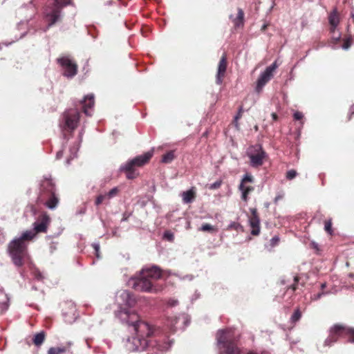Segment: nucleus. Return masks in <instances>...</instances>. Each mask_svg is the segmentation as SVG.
I'll list each match as a JSON object with an SVG mask.
<instances>
[{"label": "nucleus", "instance_id": "obj_1", "mask_svg": "<svg viewBox=\"0 0 354 354\" xmlns=\"http://www.w3.org/2000/svg\"><path fill=\"white\" fill-rule=\"evenodd\" d=\"M118 316L128 324L132 325L136 331V336L129 338L125 344L128 351H143L150 347H156L158 350L165 348L161 344L162 338L158 337L160 332L147 323L140 321L139 316L134 311L122 308Z\"/></svg>", "mask_w": 354, "mask_h": 354}, {"label": "nucleus", "instance_id": "obj_2", "mask_svg": "<svg viewBox=\"0 0 354 354\" xmlns=\"http://www.w3.org/2000/svg\"><path fill=\"white\" fill-rule=\"evenodd\" d=\"M34 237L35 234L32 231H25L20 237L13 239L8 244V253L17 267L23 266L28 259L27 242Z\"/></svg>", "mask_w": 354, "mask_h": 354}, {"label": "nucleus", "instance_id": "obj_3", "mask_svg": "<svg viewBox=\"0 0 354 354\" xmlns=\"http://www.w3.org/2000/svg\"><path fill=\"white\" fill-rule=\"evenodd\" d=\"M162 277V271L158 267L142 269L140 277L131 279L129 283L138 291L156 293L160 289L155 282Z\"/></svg>", "mask_w": 354, "mask_h": 354}, {"label": "nucleus", "instance_id": "obj_4", "mask_svg": "<svg viewBox=\"0 0 354 354\" xmlns=\"http://www.w3.org/2000/svg\"><path fill=\"white\" fill-rule=\"evenodd\" d=\"M59 203V198L56 193L55 183L51 178H44L41 180L37 203L41 204L50 209H55Z\"/></svg>", "mask_w": 354, "mask_h": 354}, {"label": "nucleus", "instance_id": "obj_5", "mask_svg": "<svg viewBox=\"0 0 354 354\" xmlns=\"http://www.w3.org/2000/svg\"><path fill=\"white\" fill-rule=\"evenodd\" d=\"M347 326L342 324H335L328 330L327 338L317 345V349L320 352H325L327 348L331 347L337 342L340 337H346Z\"/></svg>", "mask_w": 354, "mask_h": 354}, {"label": "nucleus", "instance_id": "obj_6", "mask_svg": "<svg viewBox=\"0 0 354 354\" xmlns=\"http://www.w3.org/2000/svg\"><path fill=\"white\" fill-rule=\"evenodd\" d=\"M217 340L219 344V354H241V351L230 333L221 330L218 333Z\"/></svg>", "mask_w": 354, "mask_h": 354}, {"label": "nucleus", "instance_id": "obj_7", "mask_svg": "<svg viewBox=\"0 0 354 354\" xmlns=\"http://www.w3.org/2000/svg\"><path fill=\"white\" fill-rule=\"evenodd\" d=\"M153 151H149L144 154L136 156L132 160L127 162L125 165L121 167V170L124 171L127 175V178L129 179H133L136 177L135 169L136 167H142L147 164L150 159L152 158Z\"/></svg>", "mask_w": 354, "mask_h": 354}, {"label": "nucleus", "instance_id": "obj_8", "mask_svg": "<svg viewBox=\"0 0 354 354\" xmlns=\"http://www.w3.org/2000/svg\"><path fill=\"white\" fill-rule=\"evenodd\" d=\"M62 118L64 129L72 132L78 126L80 113L77 109H70L64 112Z\"/></svg>", "mask_w": 354, "mask_h": 354}, {"label": "nucleus", "instance_id": "obj_9", "mask_svg": "<svg viewBox=\"0 0 354 354\" xmlns=\"http://www.w3.org/2000/svg\"><path fill=\"white\" fill-rule=\"evenodd\" d=\"M71 0H54L50 10L47 11L46 17L49 22L48 26L54 25L59 20L62 8L70 4Z\"/></svg>", "mask_w": 354, "mask_h": 354}, {"label": "nucleus", "instance_id": "obj_10", "mask_svg": "<svg viewBox=\"0 0 354 354\" xmlns=\"http://www.w3.org/2000/svg\"><path fill=\"white\" fill-rule=\"evenodd\" d=\"M248 156L250 160V165L253 167H258L263 164L267 154L261 145H255L250 149Z\"/></svg>", "mask_w": 354, "mask_h": 354}, {"label": "nucleus", "instance_id": "obj_11", "mask_svg": "<svg viewBox=\"0 0 354 354\" xmlns=\"http://www.w3.org/2000/svg\"><path fill=\"white\" fill-rule=\"evenodd\" d=\"M57 62L64 69L63 75L71 78L77 73V64L68 56H62L57 59Z\"/></svg>", "mask_w": 354, "mask_h": 354}, {"label": "nucleus", "instance_id": "obj_12", "mask_svg": "<svg viewBox=\"0 0 354 354\" xmlns=\"http://www.w3.org/2000/svg\"><path fill=\"white\" fill-rule=\"evenodd\" d=\"M50 221L51 219L48 213L41 212L32 225L33 230L31 231L35 234V236L37 234L47 232Z\"/></svg>", "mask_w": 354, "mask_h": 354}, {"label": "nucleus", "instance_id": "obj_13", "mask_svg": "<svg viewBox=\"0 0 354 354\" xmlns=\"http://www.w3.org/2000/svg\"><path fill=\"white\" fill-rule=\"evenodd\" d=\"M62 314L66 323H73L77 317L75 304L71 301H64L62 304Z\"/></svg>", "mask_w": 354, "mask_h": 354}, {"label": "nucleus", "instance_id": "obj_14", "mask_svg": "<svg viewBox=\"0 0 354 354\" xmlns=\"http://www.w3.org/2000/svg\"><path fill=\"white\" fill-rule=\"evenodd\" d=\"M278 67L277 62H273L270 66H268L263 73H262L258 80L257 84V91L259 92L262 88L271 80L273 77V73L274 71Z\"/></svg>", "mask_w": 354, "mask_h": 354}, {"label": "nucleus", "instance_id": "obj_15", "mask_svg": "<svg viewBox=\"0 0 354 354\" xmlns=\"http://www.w3.org/2000/svg\"><path fill=\"white\" fill-rule=\"evenodd\" d=\"M254 182V177L250 174L244 175L241 182L239 186V189L241 191V198L243 201L247 202L248 200V195L254 190L253 186L248 185L247 184Z\"/></svg>", "mask_w": 354, "mask_h": 354}, {"label": "nucleus", "instance_id": "obj_16", "mask_svg": "<svg viewBox=\"0 0 354 354\" xmlns=\"http://www.w3.org/2000/svg\"><path fill=\"white\" fill-rule=\"evenodd\" d=\"M251 216L249 217L250 225L252 228L251 234L253 236H258L260 234V218L257 209L256 208H251Z\"/></svg>", "mask_w": 354, "mask_h": 354}, {"label": "nucleus", "instance_id": "obj_17", "mask_svg": "<svg viewBox=\"0 0 354 354\" xmlns=\"http://www.w3.org/2000/svg\"><path fill=\"white\" fill-rule=\"evenodd\" d=\"M329 24V31L330 33H334L340 23V16L337 11V8H334L328 14V17Z\"/></svg>", "mask_w": 354, "mask_h": 354}, {"label": "nucleus", "instance_id": "obj_18", "mask_svg": "<svg viewBox=\"0 0 354 354\" xmlns=\"http://www.w3.org/2000/svg\"><path fill=\"white\" fill-rule=\"evenodd\" d=\"M227 66V56L225 54H223L219 61L218 66V71H217L216 80V82L218 84H221L223 82V80L225 75Z\"/></svg>", "mask_w": 354, "mask_h": 354}, {"label": "nucleus", "instance_id": "obj_19", "mask_svg": "<svg viewBox=\"0 0 354 354\" xmlns=\"http://www.w3.org/2000/svg\"><path fill=\"white\" fill-rule=\"evenodd\" d=\"M82 104V111L86 115H91L89 109H92L95 104L93 95H88L85 96L84 100L81 101Z\"/></svg>", "mask_w": 354, "mask_h": 354}, {"label": "nucleus", "instance_id": "obj_20", "mask_svg": "<svg viewBox=\"0 0 354 354\" xmlns=\"http://www.w3.org/2000/svg\"><path fill=\"white\" fill-rule=\"evenodd\" d=\"M181 196L184 203L188 204L192 203L196 197V188L192 187L189 190L183 192Z\"/></svg>", "mask_w": 354, "mask_h": 354}, {"label": "nucleus", "instance_id": "obj_21", "mask_svg": "<svg viewBox=\"0 0 354 354\" xmlns=\"http://www.w3.org/2000/svg\"><path fill=\"white\" fill-rule=\"evenodd\" d=\"M71 346V343H68L67 346H57L51 347L49 348L48 354H62L66 352Z\"/></svg>", "mask_w": 354, "mask_h": 354}, {"label": "nucleus", "instance_id": "obj_22", "mask_svg": "<svg viewBox=\"0 0 354 354\" xmlns=\"http://www.w3.org/2000/svg\"><path fill=\"white\" fill-rule=\"evenodd\" d=\"M302 317V312L300 310L299 307H297L295 309L292 315L290 318V322L291 324L295 325Z\"/></svg>", "mask_w": 354, "mask_h": 354}, {"label": "nucleus", "instance_id": "obj_23", "mask_svg": "<svg viewBox=\"0 0 354 354\" xmlns=\"http://www.w3.org/2000/svg\"><path fill=\"white\" fill-rule=\"evenodd\" d=\"M46 333L44 331L37 333L35 335L32 342L33 344L37 346H40L45 340Z\"/></svg>", "mask_w": 354, "mask_h": 354}, {"label": "nucleus", "instance_id": "obj_24", "mask_svg": "<svg viewBox=\"0 0 354 354\" xmlns=\"http://www.w3.org/2000/svg\"><path fill=\"white\" fill-rule=\"evenodd\" d=\"M244 12L241 8H238V13L236 17L233 20L234 26L239 27L243 24Z\"/></svg>", "mask_w": 354, "mask_h": 354}, {"label": "nucleus", "instance_id": "obj_25", "mask_svg": "<svg viewBox=\"0 0 354 354\" xmlns=\"http://www.w3.org/2000/svg\"><path fill=\"white\" fill-rule=\"evenodd\" d=\"M199 230L203 232H208L210 233H215L218 231V229L209 223H204L201 225Z\"/></svg>", "mask_w": 354, "mask_h": 354}, {"label": "nucleus", "instance_id": "obj_26", "mask_svg": "<svg viewBox=\"0 0 354 354\" xmlns=\"http://www.w3.org/2000/svg\"><path fill=\"white\" fill-rule=\"evenodd\" d=\"M175 158L174 151H169L162 156V162L164 163H170Z\"/></svg>", "mask_w": 354, "mask_h": 354}, {"label": "nucleus", "instance_id": "obj_27", "mask_svg": "<svg viewBox=\"0 0 354 354\" xmlns=\"http://www.w3.org/2000/svg\"><path fill=\"white\" fill-rule=\"evenodd\" d=\"M346 337H348V342L354 344V327L347 326Z\"/></svg>", "mask_w": 354, "mask_h": 354}, {"label": "nucleus", "instance_id": "obj_28", "mask_svg": "<svg viewBox=\"0 0 354 354\" xmlns=\"http://www.w3.org/2000/svg\"><path fill=\"white\" fill-rule=\"evenodd\" d=\"M109 199H108V197L106 196V194H100L96 197V199L95 201V205L98 206L101 205L103 203H107V201Z\"/></svg>", "mask_w": 354, "mask_h": 354}, {"label": "nucleus", "instance_id": "obj_29", "mask_svg": "<svg viewBox=\"0 0 354 354\" xmlns=\"http://www.w3.org/2000/svg\"><path fill=\"white\" fill-rule=\"evenodd\" d=\"M300 280V277L299 276H295L294 277V282L292 285L288 287V290L291 289L293 292L298 289L299 282Z\"/></svg>", "mask_w": 354, "mask_h": 354}, {"label": "nucleus", "instance_id": "obj_30", "mask_svg": "<svg viewBox=\"0 0 354 354\" xmlns=\"http://www.w3.org/2000/svg\"><path fill=\"white\" fill-rule=\"evenodd\" d=\"M120 192L118 187H114L111 189L109 192L106 193L108 197V199H111L115 196H116Z\"/></svg>", "mask_w": 354, "mask_h": 354}, {"label": "nucleus", "instance_id": "obj_31", "mask_svg": "<svg viewBox=\"0 0 354 354\" xmlns=\"http://www.w3.org/2000/svg\"><path fill=\"white\" fill-rule=\"evenodd\" d=\"M324 230L329 234H332V233H333L332 221H331L330 219L325 221V222H324Z\"/></svg>", "mask_w": 354, "mask_h": 354}, {"label": "nucleus", "instance_id": "obj_32", "mask_svg": "<svg viewBox=\"0 0 354 354\" xmlns=\"http://www.w3.org/2000/svg\"><path fill=\"white\" fill-rule=\"evenodd\" d=\"M297 175V172L295 169H290L286 172V178L288 180H291L295 178Z\"/></svg>", "mask_w": 354, "mask_h": 354}, {"label": "nucleus", "instance_id": "obj_33", "mask_svg": "<svg viewBox=\"0 0 354 354\" xmlns=\"http://www.w3.org/2000/svg\"><path fill=\"white\" fill-rule=\"evenodd\" d=\"M351 43H352V37L351 35H349V37H348L347 38H346L344 40V43L342 44V48L345 50L349 48L351 46Z\"/></svg>", "mask_w": 354, "mask_h": 354}, {"label": "nucleus", "instance_id": "obj_34", "mask_svg": "<svg viewBox=\"0 0 354 354\" xmlns=\"http://www.w3.org/2000/svg\"><path fill=\"white\" fill-rule=\"evenodd\" d=\"M164 238L165 239H167V241H173L174 239V235L172 232H171L170 231H166L165 233H164Z\"/></svg>", "mask_w": 354, "mask_h": 354}, {"label": "nucleus", "instance_id": "obj_35", "mask_svg": "<svg viewBox=\"0 0 354 354\" xmlns=\"http://www.w3.org/2000/svg\"><path fill=\"white\" fill-rule=\"evenodd\" d=\"M310 247L315 251L316 253L319 254L321 252V249L318 243L315 241H312L310 243Z\"/></svg>", "mask_w": 354, "mask_h": 354}, {"label": "nucleus", "instance_id": "obj_36", "mask_svg": "<svg viewBox=\"0 0 354 354\" xmlns=\"http://www.w3.org/2000/svg\"><path fill=\"white\" fill-rule=\"evenodd\" d=\"M222 185V180H217L216 181L215 183L211 184L209 185V189H218Z\"/></svg>", "mask_w": 354, "mask_h": 354}, {"label": "nucleus", "instance_id": "obj_37", "mask_svg": "<svg viewBox=\"0 0 354 354\" xmlns=\"http://www.w3.org/2000/svg\"><path fill=\"white\" fill-rule=\"evenodd\" d=\"M279 238L278 236H273L271 240H270V245L272 247H274L276 245H278V243H279Z\"/></svg>", "mask_w": 354, "mask_h": 354}, {"label": "nucleus", "instance_id": "obj_38", "mask_svg": "<svg viewBox=\"0 0 354 354\" xmlns=\"http://www.w3.org/2000/svg\"><path fill=\"white\" fill-rule=\"evenodd\" d=\"M293 118L295 120H301L304 118V114L300 111H296L293 115Z\"/></svg>", "mask_w": 354, "mask_h": 354}, {"label": "nucleus", "instance_id": "obj_39", "mask_svg": "<svg viewBox=\"0 0 354 354\" xmlns=\"http://www.w3.org/2000/svg\"><path fill=\"white\" fill-rule=\"evenodd\" d=\"M326 293L324 292H319L317 294H315L312 297V299H314V300H318L319 299L322 295H325Z\"/></svg>", "mask_w": 354, "mask_h": 354}, {"label": "nucleus", "instance_id": "obj_40", "mask_svg": "<svg viewBox=\"0 0 354 354\" xmlns=\"http://www.w3.org/2000/svg\"><path fill=\"white\" fill-rule=\"evenodd\" d=\"M242 113H243V107L241 106L239 108V112H238V114L235 117L234 120L236 121L237 120H239L241 115H242Z\"/></svg>", "mask_w": 354, "mask_h": 354}, {"label": "nucleus", "instance_id": "obj_41", "mask_svg": "<svg viewBox=\"0 0 354 354\" xmlns=\"http://www.w3.org/2000/svg\"><path fill=\"white\" fill-rule=\"evenodd\" d=\"M93 248H94V249L95 250V255H96V257L97 258H99L100 257V254H99L100 247H99V245L95 244V245H93Z\"/></svg>", "mask_w": 354, "mask_h": 354}, {"label": "nucleus", "instance_id": "obj_42", "mask_svg": "<svg viewBox=\"0 0 354 354\" xmlns=\"http://www.w3.org/2000/svg\"><path fill=\"white\" fill-rule=\"evenodd\" d=\"M353 115H354V104L351 106L348 120H350L351 119V118Z\"/></svg>", "mask_w": 354, "mask_h": 354}, {"label": "nucleus", "instance_id": "obj_43", "mask_svg": "<svg viewBox=\"0 0 354 354\" xmlns=\"http://www.w3.org/2000/svg\"><path fill=\"white\" fill-rule=\"evenodd\" d=\"M333 39L334 40V44H337V43L340 41V39H341V35H339L337 37H336V38H334V37H333Z\"/></svg>", "mask_w": 354, "mask_h": 354}, {"label": "nucleus", "instance_id": "obj_44", "mask_svg": "<svg viewBox=\"0 0 354 354\" xmlns=\"http://www.w3.org/2000/svg\"><path fill=\"white\" fill-rule=\"evenodd\" d=\"M271 116H272V120H273L274 121H277V120H278V115H277V113H272L271 114Z\"/></svg>", "mask_w": 354, "mask_h": 354}, {"label": "nucleus", "instance_id": "obj_45", "mask_svg": "<svg viewBox=\"0 0 354 354\" xmlns=\"http://www.w3.org/2000/svg\"><path fill=\"white\" fill-rule=\"evenodd\" d=\"M241 354H258L257 353L254 352V351H250L245 353H241Z\"/></svg>", "mask_w": 354, "mask_h": 354}, {"label": "nucleus", "instance_id": "obj_46", "mask_svg": "<svg viewBox=\"0 0 354 354\" xmlns=\"http://www.w3.org/2000/svg\"><path fill=\"white\" fill-rule=\"evenodd\" d=\"M351 17L352 18L353 23H354V13L353 12L351 13Z\"/></svg>", "mask_w": 354, "mask_h": 354}, {"label": "nucleus", "instance_id": "obj_47", "mask_svg": "<svg viewBox=\"0 0 354 354\" xmlns=\"http://www.w3.org/2000/svg\"><path fill=\"white\" fill-rule=\"evenodd\" d=\"M326 287V283H322L321 288L322 290H324V288Z\"/></svg>", "mask_w": 354, "mask_h": 354}, {"label": "nucleus", "instance_id": "obj_48", "mask_svg": "<svg viewBox=\"0 0 354 354\" xmlns=\"http://www.w3.org/2000/svg\"><path fill=\"white\" fill-rule=\"evenodd\" d=\"M124 294H125V296H126L127 297H128V298H129V297H130V295H129V292H125Z\"/></svg>", "mask_w": 354, "mask_h": 354}]
</instances>
